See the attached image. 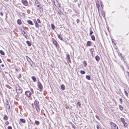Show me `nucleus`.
I'll use <instances>...</instances> for the list:
<instances>
[{
    "instance_id": "f257e3e1",
    "label": "nucleus",
    "mask_w": 129,
    "mask_h": 129,
    "mask_svg": "<svg viewBox=\"0 0 129 129\" xmlns=\"http://www.w3.org/2000/svg\"><path fill=\"white\" fill-rule=\"evenodd\" d=\"M39 102L36 100H35L34 102V105L36 109L38 112H39L40 109L39 107Z\"/></svg>"
},
{
    "instance_id": "f03ea898",
    "label": "nucleus",
    "mask_w": 129,
    "mask_h": 129,
    "mask_svg": "<svg viewBox=\"0 0 129 129\" xmlns=\"http://www.w3.org/2000/svg\"><path fill=\"white\" fill-rule=\"evenodd\" d=\"M16 90L17 93L18 94H20L22 93V89L18 86H17L16 88Z\"/></svg>"
},
{
    "instance_id": "7ed1b4c3",
    "label": "nucleus",
    "mask_w": 129,
    "mask_h": 129,
    "mask_svg": "<svg viewBox=\"0 0 129 129\" xmlns=\"http://www.w3.org/2000/svg\"><path fill=\"white\" fill-rule=\"evenodd\" d=\"M110 125L112 129H118L117 126L114 123L111 122L110 123Z\"/></svg>"
},
{
    "instance_id": "20e7f679",
    "label": "nucleus",
    "mask_w": 129,
    "mask_h": 129,
    "mask_svg": "<svg viewBox=\"0 0 129 129\" xmlns=\"http://www.w3.org/2000/svg\"><path fill=\"white\" fill-rule=\"evenodd\" d=\"M52 42L53 44L55 45V47L57 48L58 47L59 45L56 41L53 39H52Z\"/></svg>"
},
{
    "instance_id": "39448f33",
    "label": "nucleus",
    "mask_w": 129,
    "mask_h": 129,
    "mask_svg": "<svg viewBox=\"0 0 129 129\" xmlns=\"http://www.w3.org/2000/svg\"><path fill=\"white\" fill-rule=\"evenodd\" d=\"M37 85L38 88L39 89L40 91H41L43 88L40 82H38Z\"/></svg>"
},
{
    "instance_id": "423d86ee",
    "label": "nucleus",
    "mask_w": 129,
    "mask_h": 129,
    "mask_svg": "<svg viewBox=\"0 0 129 129\" xmlns=\"http://www.w3.org/2000/svg\"><path fill=\"white\" fill-rule=\"evenodd\" d=\"M25 94L28 97H30L31 95V92L29 91H27L25 92Z\"/></svg>"
},
{
    "instance_id": "0eeeda50",
    "label": "nucleus",
    "mask_w": 129,
    "mask_h": 129,
    "mask_svg": "<svg viewBox=\"0 0 129 129\" xmlns=\"http://www.w3.org/2000/svg\"><path fill=\"white\" fill-rule=\"evenodd\" d=\"M35 5H36L37 7H39V6L41 4L37 0H35Z\"/></svg>"
},
{
    "instance_id": "6e6552de",
    "label": "nucleus",
    "mask_w": 129,
    "mask_h": 129,
    "mask_svg": "<svg viewBox=\"0 0 129 129\" xmlns=\"http://www.w3.org/2000/svg\"><path fill=\"white\" fill-rule=\"evenodd\" d=\"M21 2L25 6H27L28 5V3L26 0H22Z\"/></svg>"
},
{
    "instance_id": "1a4fd4ad",
    "label": "nucleus",
    "mask_w": 129,
    "mask_h": 129,
    "mask_svg": "<svg viewBox=\"0 0 129 129\" xmlns=\"http://www.w3.org/2000/svg\"><path fill=\"white\" fill-rule=\"evenodd\" d=\"M25 120L24 119L22 118H20L19 121V122L20 124H21V122L24 123H25Z\"/></svg>"
},
{
    "instance_id": "9d476101",
    "label": "nucleus",
    "mask_w": 129,
    "mask_h": 129,
    "mask_svg": "<svg viewBox=\"0 0 129 129\" xmlns=\"http://www.w3.org/2000/svg\"><path fill=\"white\" fill-rule=\"evenodd\" d=\"M34 23H35V24L36 26V27L37 28H38L39 27V25L37 23V21H36V20L34 19Z\"/></svg>"
},
{
    "instance_id": "9b49d317",
    "label": "nucleus",
    "mask_w": 129,
    "mask_h": 129,
    "mask_svg": "<svg viewBox=\"0 0 129 129\" xmlns=\"http://www.w3.org/2000/svg\"><path fill=\"white\" fill-rule=\"evenodd\" d=\"M57 36L58 38L61 40H63V38L62 37V36L60 34H58Z\"/></svg>"
},
{
    "instance_id": "f8f14e48",
    "label": "nucleus",
    "mask_w": 129,
    "mask_h": 129,
    "mask_svg": "<svg viewBox=\"0 0 129 129\" xmlns=\"http://www.w3.org/2000/svg\"><path fill=\"white\" fill-rule=\"evenodd\" d=\"M22 33L23 34V36L25 37V38H26L27 39V37L28 36H27V35L26 34L25 32L24 31H22Z\"/></svg>"
},
{
    "instance_id": "ddd939ff",
    "label": "nucleus",
    "mask_w": 129,
    "mask_h": 129,
    "mask_svg": "<svg viewBox=\"0 0 129 129\" xmlns=\"http://www.w3.org/2000/svg\"><path fill=\"white\" fill-rule=\"evenodd\" d=\"M91 42L90 41H87V44L86 45V46H90L91 45Z\"/></svg>"
},
{
    "instance_id": "4468645a",
    "label": "nucleus",
    "mask_w": 129,
    "mask_h": 129,
    "mask_svg": "<svg viewBox=\"0 0 129 129\" xmlns=\"http://www.w3.org/2000/svg\"><path fill=\"white\" fill-rule=\"evenodd\" d=\"M27 22L28 24L31 25H33V23L32 21L30 20H28L27 21Z\"/></svg>"
},
{
    "instance_id": "2eb2a0df",
    "label": "nucleus",
    "mask_w": 129,
    "mask_h": 129,
    "mask_svg": "<svg viewBox=\"0 0 129 129\" xmlns=\"http://www.w3.org/2000/svg\"><path fill=\"white\" fill-rule=\"evenodd\" d=\"M95 58L97 61H99L100 59V57L98 55H96L95 57Z\"/></svg>"
},
{
    "instance_id": "dca6fc26",
    "label": "nucleus",
    "mask_w": 129,
    "mask_h": 129,
    "mask_svg": "<svg viewBox=\"0 0 129 129\" xmlns=\"http://www.w3.org/2000/svg\"><path fill=\"white\" fill-rule=\"evenodd\" d=\"M61 89L62 90H64L65 89V87L64 85L63 84H62L61 85Z\"/></svg>"
},
{
    "instance_id": "f3484780",
    "label": "nucleus",
    "mask_w": 129,
    "mask_h": 129,
    "mask_svg": "<svg viewBox=\"0 0 129 129\" xmlns=\"http://www.w3.org/2000/svg\"><path fill=\"white\" fill-rule=\"evenodd\" d=\"M26 43L27 44L28 46H31V44L30 42L27 41H26Z\"/></svg>"
},
{
    "instance_id": "a211bd4d",
    "label": "nucleus",
    "mask_w": 129,
    "mask_h": 129,
    "mask_svg": "<svg viewBox=\"0 0 129 129\" xmlns=\"http://www.w3.org/2000/svg\"><path fill=\"white\" fill-rule=\"evenodd\" d=\"M17 22L19 25L21 24L22 23L21 20L19 19H18L17 20Z\"/></svg>"
},
{
    "instance_id": "6ab92c4d",
    "label": "nucleus",
    "mask_w": 129,
    "mask_h": 129,
    "mask_svg": "<svg viewBox=\"0 0 129 129\" xmlns=\"http://www.w3.org/2000/svg\"><path fill=\"white\" fill-rule=\"evenodd\" d=\"M35 123L37 125H38L40 124V122L39 121L36 120L35 121Z\"/></svg>"
},
{
    "instance_id": "aec40b11",
    "label": "nucleus",
    "mask_w": 129,
    "mask_h": 129,
    "mask_svg": "<svg viewBox=\"0 0 129 129\" xmlns=\"http://www.w3.org/2000/svg\"><path fill=\"white\" fill-rule=\"evenodd\" d=\"M33 80L35 82H36V78L35 76H33L32 78Z\"/></svg>"
},
{
    "instance_id": "412c9836",
    "label": "nucleus",
    "mask_w": 129,
    "mask_h": 129,
    "mask_svg": "<svg viewBox=\"0 0 129 129\" xmlns=\"http://www.w3.org/2000/svg\"><path fill=\"white\" fill-rule=\"evenodd\" d=\"M91 39L92 40L94 41H95V37L94 36V35H93L91 36Z\"/></svg>"
},
{
    "instance_id": "4be33fe9",
    "label": "nucleus",
    "mask_w": 129,
    "mask_h": 129,
    "mask_svg": "<svg viewBox=\"0 0 129 129\" xmlns=\"http://www.w3.org/2000/svg\"><path fill=\"white\" fill-rule=\"evenodd\" d=\"M51 26L52 28L54 30L55 28V26L53 24H51Z\"/></svg>"
},
{
    "instance_id": "5701e85b",
    "label": "nucleus",
    "mask_w": 129,
    "mask_h": 129,
    "mask_svg": "<svg viewBox=\"0 0 129 129\" xmlns=\"http://www.w3.org/2000/svg\"><path fill=\"white\" fill-rule=\"evenodd\" d=\"M94 50V49H90V51L91 55H92V54H93V51Z\"/></svg>"
},
{
    "instance_id": "b1692460",
    "label": "nucleus",
    "mask_w": 129,
    "mask_h": 129,
    "mask_svg": "<svg viewBox=\"0 0 129 129\" xmlns=\"http://www.w3.org/2000/svg\"><path fill=\"white\" fill-rule=\"evenodd\" d=\"M86 79L88 80H90V77L89 76L86 75Z\"/></svg>"
},
{
    "instance_id": "393cba45",
    "label": "nucleus",
    "mask_w": 129,
    "mask_h": 129,
    "mask_svg": "<svg viewBox=\"0 0 129 129\" xmlns=\"http://www.w3.org/2000/svg\"><path fill=\"white\" fill-rule=\"evenodd\" d=\"M0 53L2 55H5V53L2 50H0Z\"/></svg>"
},
{
    "instance_id": "a878e982",
    "label": "nucleus",
    "mask_w": 129,
    "mask_h": 129,
    "mask_svg": "<svg viewBox=\"0 0 129 129\" xmlns=\"http://www.w3.org/2000/svg\"><path fill=\"white\" fill-rule=\"evenodd\" d=\"M8 118L7 115L5 116L3 118L5 120H7L8 119Z\"/></svg>"
},
{
    "instance_id": "bb28decb",
    "label": "nucleus",
    "mask_w": 129,
    "mask_h": 129,
    "mask_svg": "<svg viewBox=\"0 0 129 129\" xmlns=\"http://www.w3.org/2000/svg\"><path fill=\"white\" fill-rule=\"evenodd\" d=\"M83 64L84 66L85 67H86L87 65L85 61H84L83 62Z\"/></svg>"
},
{
    "instance_id": "cd10ccee",
    "label": "nucleus",
    "mask_w": 129,
    "mask_h": 129,
    "mask_svg": "<svg viewBox=\"0 0 129 129\" xmlns=\"http://www.w3.org/2000/svg\"><path fill=\"white\" fill-rule=\"evenodd\" d=\"M124 93L125 94V95H126L127 97H128V93L127 92L126 90H124Z\"/></svg>"
},
{
    "instance_id": "c85d7f7f",
    "label": "nucleus",
    "mask_w": 129,
    "mask_h": 129,
    "mask_svg": "<svg viewBox=\"0 0 129 129\" xmlns=\"http://www.w3.org/2000/svg\"><path fill=\"white\" fill-rule=\"evenodd\" d=\"M58 13L60 15H61L62 14V12L60 11V10H59L58 11Z\"/></svg>"
},
{
    "instance_id": "c756f323",
    "label": "nucleus",
    "mask_w": 129,
    "mask_h": 129,
    "mask_svg": "<svg viewBox=\"0 0 129 129\" xmlns=\"http://www.w3.org/2000/svg\"><path fill=\"white\" fill-rule=\"evenodd\" d=\"M119 108L120 109L121 111H122L123 110V107L121 105L119 106Z\"/></svg>"
},
{
    "instance_id": "7c9ffc66",
    "label": "nucleus",
    "mask_w": 129,
    "mask_h": 129,
    "mask_svg": "<svg viewBox=\"0 0 129 129\" xmlns=\"http://www.w3.org/2000/svg\"><path fill=\"white\" fill-rule=\"evenodd\" d=\"M121 120L122 122L123 123H124V122H125V121L124 119V118H121Z\"/></svg>"
},
{
    "instance_id": "2f4dec72",
    "label": "nucleus",
    "mask_w": 129,
    "mask_h": 129,
    "mask_svg": "<svg viewBox=\"0 0 129 129\" xmlns=\"http://www.w3.org/2000/svg\"><path fill=\"white\" fill-rule=\"evenodd\" d=\"M80 73L81 74H84L85 73V72L83 71H80Z\"/></svg>"
},
{
    "instance_id": "473e14b6",
    "label": "nucleus",
    "mask_w": 129,
    "mask_h": 129,
    "mask_svg": "<svg viewBox=\"0 0 129 129\" xmlns=\"http://www.w3.org/2000/svg\"><path fill=\"white\" fill-rule=\"evenodd\" d=\"M90 33L89 35H91L93 33V32L90 29Z\"/></svg>"
},
{
    "instance_id": "72a5a7b5",
    "label": "nucleus",
    "mask_w": 129,
    "mask_h": 129,
    "mask_svg": "<svg viewBox=\"0 0 129 129\" xmlns=\"http://www.w3.org/2000/svg\"><path fill=\"white\" fill-rule=\"evenodd\" d=\"M67 58L68 59H70V55L69 54H68L67 55Z\"/></svg>"
},
{
    "instance_id": "f704fd0d",
    "label": "nucleus",
    "mask_w": 129,
    "mask_h": 129,
    "mask_svg": "<svg viewBox=\"0 0 129 129\" xmlns=\"http://www.w3.org/2000/svg\"><path fill=\"white\" fill-rule=\"evenodd\" d=\"M5 104L6 105H7L8 106L9 105V102L7 100V101L5 103Z\"/></svg>"
},
{
    "instance_id": "c9c22d12",
    "label": "nucleus",
    "mask_w": 129,
    "mask_h": 129,
    "mask_svg": "<svg viewBox=\"0 0 129 129\" xmlns=\"http://www.w3.org/2000/svg\"><path fill=\"white\" fill-rule=\"evenodd\" d=\"M37 21L39 23H41V22L40 20L39 19H37Z\"/></svg>"
},
{
    "instance_id": "e433bc0d",
    "label": "nucleus",
    "mask_w": 129,
    "mask_h": 129,
    "mask_svg": "<svg viewBox=\"0 0 129 129\" xmlns=\"http://www.w3.org/2000/svg\"><path fill=\"white\" fill-rule=\"evenodd\" d=\"M76 22L78 23H79L80 22V20L78 19H77L76 20Z\"/></svg>"
},
{
    "instance_id": "4c0bfd02",
    "label": "nucleus",
    "mask_w": 129,
    "mask_h": 129,
    "mask_svg": "<svg viewBox=\"0 0 129 129\" xmlns=\"http://www.w3.org/2000/svg\"><path fill=\"white\" fill-rule=\"evenodd\" d=\"M95 117L97 119H98L99 120H100V119L99 118V117L97 115H95Z\"/></svg>"
},
{
    "instance_id": "58836bf2",
    "label": "nucleus",
    "mask_w": 129,
    "mask_h": 129,
    "mask_svg": "<svg viewBox=\"0 0 129 129\" xmlns=\"http://www.w3.org/2000/svg\"><path fill=\"white\" fill-rule=\"evenodd\" d=\"M12 129V127L11 126H8V129Z\"/></svg>"
},
{
    "instance_id": "ea45409f",
    "label": "nucleus",
    "mask_w": 129,
    "mask_h": 129,
    "mask_svg": "<svg viewBox=\"0 0 129 129\" xmlns=\"http://www.w3.org/2000/svg\"><path fill=\"white\" fill-rule=\"evenodd\" d=\"M18 77L19 78H21V74H19L18 75Z\"/></svg>"
},
{
    "instance_id": "a19ab883",
    "label": "nucleus",
    "mask_w": 129,
    "mask_h": 129,
    "mask_svg": "<svg viewBox=\"0 0 129 129\" xmlns=\"http://www.w3.org/2000/svg\"><path fill=\"white\" fill-rule=\"evenodd\" d=\"M5 124L6 125H8L9 124V122L7 121L6 122H5Z\"/></svg>"
},
{
    "instance_id": "79ce46f5",
    "label": "nucleus",
    "mask_w": 129,
    "mask_h": 129,
    "mask_svg": "<svg viewBox=\"0 0 129 129\" xmlns=\"http://www.w3.org/2000/svg\"><path fill=\"white\" fill-rule=\"evenodd\" d=\"M100 6L99 5H98V6L97 5V7L98 8V12L99 13V7Z\"/></svg>"
},
{
    "instance_id": "37998d69",
    "label": "nucleus",
    "mask_w": 129,
    "mask_h": 129,
    "mask_svg": "<svg viewBox=\"0 0 129 129\" xmlns=\"http://www.w3.org/2000/svg\"><path fill=\"white\" fill-rule=\"evenodd\" d=\"M124 126L125 127H127V124L126 123L125 124H124Z\"/></svg>"
},
{
    "instance_id": "c03bdc74",
    "label": "nucleus",
    "mask_w": 129,
    "mask_h": 129,
    "mask_svg": "<svg viewBox=\"0 0 129 129\" xmlns=\"http://www.w3.org/2000/svg\"><path fill=\"white\" fill-rule=\"evenodd\" d=\"M77 104L79 106H80V105H81L80 103L79 102H77Z\"/></svg>"
},
{
    "instance_id": "a18cd8bd",
    "label": "nucleus",
    "mask_w": 129,
    "mask_h": 129,
    "mask_svg": "<svg viewBox=\"0 0 129 129\" xmlns=\"http://www.w3.org/2000/svg\"><path fill=\"white\" fill-rule=\"evenodd\" d=\"M96 128L97 129H101L100 127L98 125H96Z\"/></svg>"
},
{
    "instance_id": "49530a36",
    "label": "nucleus",
    "mask_w": 129,
    "mask_h": 129,
    "mask_svg": "<svg viewBox=\"0 0 129 129\" xmlns=\"http://www.w3.org/2000/svg\"><path fill=\"white\" fill-rule=\"evenodd\" d=\"M10 106L9 105L8 106V109L9 110H10Z\"/></svg>"
},
{
    "instance_id": "de8ad7c7",
    "label": "nucleus",
    "mask_w": 129,
    "mask_h": 129,
    "mask_svg": "<svg viewBox=\"0 0 129 129\" xmlns=\"http://www.w3.org/2000/svg\"><path fill=\"white\" fill-rule=\"evenodd\" d=\"M120 102L121 103V104H122V99H120Z\"/></svg>"
},
{
    "instance_id": "09e8293b",
    "label": "nucleus",
    "mask_w": 129,
    "mask_h": 129,
    "mask_svg": "<svg viewBox=\"0 0 129 129\" xmlns=\"http://www.w3.org/2000/svg\"><path fill=\"white\" fill-rule=\"evenodd\" d=\"M0 14L1 16H3V13H2V12H1Z\"/></svg>"
},
{
    "instance_id": "8fccbe9b",
    "label": "nucleus",
    "mask_w": 129,
    "mask_h": 129,
    "mask_svg": "<svg viewBox=\"0 0 129 129\" xmlns=\"http://www.w3.org/2000/svg\"><path fill=\"white\" fill-rule=\"evenodd\" d=\"M39 8L40 9H42V7H41V6L40 7L39 6Z\"/></svg>"
},
{
    "instance_id": "3c124183",
    "label": "nucleus",
    "mask_w": 129,
    "mask_h": 129,
    "mask_svg": "<svg viewBox=\"0 0 129 129\" xmlns=\"http://www.w3.org/2000/svg\"><path fill=\"white\" fill-rule=\"evenodd\" d=\"M27 61L28 62H29L30 64V65H31V66H32L31 64V63H30V61H29L28 60V59H27Z\"/></svg>"
},
{
    "instance_id": "603ef678",
    "label": "nucleus",
    "mask_w": 129,
    "mask_h": 129,
    "mask_svg": "<svg viewBox=\"0 0 129 129\" xmlns=\"http://www.w3.org/2000/svg\"><path fill=\"white\" fill-rule=\"evenodd\" d=\"M68 60H69L70 62L71 63V61L70 59H68Z\"/></svg>"
},
{
    "instance_id": "864d4df0",
    "label": "nucleus",
    "mask_w": 129,
    "mask_h": 129,
    "mask_svg": "<svg viewBox=\"0 0 129 129\" xmlns=\"http://www.w3.org/2000/svg\"><path fill=\"white\" fill-rule=\"evenodd\" d=\"M27 57L28 58H29V59L30 60V61H31L33 62V61H32V60H31V59L30 58H29L28 57Z\"/></svg>"
},
{
    "instance_id": "5fc2aeb1",
    "label": "nucleus",
    "mask_w": 129,
    "mask_h": 129,
    "mask_svg": "<svg viewBox=\"0 0 129 129\" xmlns=\"http://www.w3.org/2000/svg\"><path fill=\"white\" fill-rule=\"evenodd\" d=\"M126 123V122H124V123H123V124H124H124H125V123Z\"/></svg>"
},
{
    "instance_id": "6e6d98bb",
    "label": "nucleus",
    "mask_w": 129,
    "mask_h": 129,
    "mask_svg": "<svg viewBox=\"0 0 129 129\" xmlns=\"http://www.w3.org/2000/svg\"><path fill=\"white\" fill-rule=\"evenodd\" d=\"M15 70L17 71H18V70L16 68L15 69Z\"/></svg>"
},
{
    "instance_id": "4d7b16f0",
    "label": "nucleus",
    "mask_w": 129,
    "mask_h": 129,
    "mask_svg": "<svg viewBox=\"0 0 129 129\" xmlns=\"http://www.w3.org/2000/svg\"><path fill=\"white\" fill-rule=\"evenodd\" d=\"M1 66H2V67H4V65L3 64H2V65H1Z\"/></svg>"
},
{
    "instance_id": "13d9d810",
    "label": "nucleus",
    "mask_w": 129,
    "mask_h": 129,
    "mask_svg": "<svg viewBox=\"0 0 129 129\" xmlns=\"http://www.w3.org/2000/svg\"><path fill=\"white\" fill-rule=\"evenodd\" d=\"M102 15H103V17H104V16H105L104 14V15H103V13H102Z\"/></svg>"
},
{
    "instance_id": "bf43d9fd",
    "label": "nucleus",
    "mask_w": 129,
    "mask_h": 129,
    "mask_svg": "<svg viewBox=\"0 0 129 129\" xmlns=\"http://www.w3.org/2000/svg\"><path fill=\"white\" fill-rule=\"evenodd\" d=\"M91 55L92 56V57H94V55H93V54H92V55Z\"/></svg>"
},
{
    "instance_id": "052dcab7",
    "label": "nucleus",
    "mask_w": 129,
    "mask_h": 129,
    "mask_svg": "<svg viewBox=\"0 0 129 129\" xmlns=\"http://www.w3.org/2000/svg\"><path fill=\"white\" fill-rule=\"evenodd\" d=\"M6 1H8V0H4Z\"/></svg>"
}]
</instances>
